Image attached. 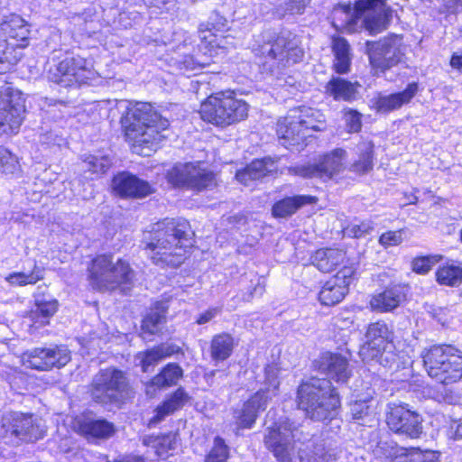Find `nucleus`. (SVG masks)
Returning <instances> with one entry per match:
<instances>
[{
    "mask_svg": "<svg viewBox=\"0 0 462 462\" xmlns=\"http://www.w3.org/2000/svg\"><path fill=\"white\" fill-rule=\"evenodd\" d=\"M309 434L288 418H281L268 427L264 445L278 462H292L296 453L300 462H336L337 456L333 448L323 444H306Z\"/></svg>",
    "mask_w": 462,
    "mask_h": 462,
    "instance_id": "1",
    "label": "nucleus"
},
{
    "mask_svg": "<svg viewBox=\"0 0 462 462\" xmlns=\"http://www.w3.org/2000/svg\"><path fill=\"white\" fill-rule=\"evenodd\" d=\"M191 234L185 219L165 218L152 226L145 249L154 264L177 268L185 260L186 248L191 245Z\"/></svg>",
    "mask_w": 462,
    "mask_h": 462,
    "instance_id": "2",
    "label": "nucleus"
},
{
    "mask_svg": "<svg viewBox=\"0 0 462 462\" xmlns=\"http://www.w3.org/2000/svg\"><path fill=\"white\" fill-rule=\"evenodd\" d=\"M121 124L126 141L132 143L134 148L150 149H156L167 137L170 125L169 120L149 103H137L129 107L121 118Z\"/></svg>",
    "mask_w": 462,
    "mask_h": 462,
    "instance_id": "3",
    "label": "nucleus"
},
{
    "mask_svg": "<svg viewBox=\"0 0 462 462\" xmlns=\"http://www.w3.org/2000/svg\"><path fill=\"white\" fill-rule=\"evenodd\" d=\"M391 10L384 0H358L352 7L350 4H339L331 12V23L337 29L354 32L364 27L370 34L386 29Z\"/></svg>",
    "mask_w": 462,
    "mask_h": 462,
    "instance_id": "4",
    "label": "nucleus"
},
{
    "mask_svg": "<svg viewBox=\"0 0 462 462\" xmlns=\"http://www.w3.org/2000/svg\"><path fill=\"white\" fill-rule=\"evenodd\" d=\"M261 36L263 43L259 52L264 58L263 67L272 74L278 76L284 69L301 60L304 51L293 32L267 30Z\"/></svg>",
    "mask_w": 462,
    "mask_h": 462,
    "instance_id": "5",
    "label": "nucleus"
},
{
    "mask_svg": "<svg viewBox=\"0 0 462 462\" xmlns=\"http://www.w3.org/2000/svg\"><path fill=\"white\" fill-rule=\"evenodd\" d=\"M298 406L313 420L323 421L333 417L340 400L331 382L326 378H311L297 391Z\"/></svg>",
    "mask_w": 462,
    "mask_h": 462,
    "instance_id": "6",
    "label": "nucleus"
},
{
    "mask_svg": "<svg viewBox=\"0 0 462 462\" xmlns=\"http://www.w3.org/2000/svg\"><path fill=\"white\" fill-rule=\"evenodd\" d=\"M421 358L428 375L442 385L462 378V355L451 345H434L421 352Z\"/></svg>",
    "mask_w": 462,
    "mask_h": 462,
    "instance_id": "7",
    "label": "nucleus"
},
{
    "mask_svg": "<svg viewBox=\"0 0 462 462\" xmlns=\"http://www.w3.org/2000/svg\"><path fill=\"white\" fill-rule=\"evenodd\" d=\"M30 30L24 19L12 14L0 23V74L10 69L22 58V50L29 44Z\"/></svg>",
    "mask_w": 462,
    "mask_h": 462,
    "instance_id": "8",
    "label": "nucleus"
},
{
    "mask_svg": "<svg viewBox=\"0 0 462 462\" xmlns=\"http://www.w3.org/2000/svg\"><path fill=\"white\" fill-rule=\"evenodd\" d=\"M248 104L231 93L218 92L210 95L200 105L199 115L203 121L219 127H226L245 120L248 116Z\"/></svg>",
    "mask_w": 462,
    "mask_h": 462,
    "instance_id": "9",
    "label": "nucleus"
},
{
    "mask_svg": "<svg viewBox=\"0 0 462 462\" xmlns=\"http://www.w3.org/2000/svg\"><path fill=\"white\" fill-rule=\"evenodd\" d=\"M88 271L89 285L98 291H114L121 284L129 283L134 277L129 263L122 259L115 262L111 254L97 255Z\"/></svg>",
    "mask_w": 462,
    "mask_h": 462,
    "instance_id": "10",
    "label": "nucleus"
},
{
    "mask_svg": "<svg viewBox=\"0 0 462 462\" xmlns=\"http://www.w3.org/2000/svg\"><path fill=\"white\" fill-rule=\"evenodd\" d=\"M45 434L42 420L32 413L5 412L0 422V438L11 446L35 442Z\"/></svg>",
    "mask_w": 462,
    "mask_h": 462,
    "instance_id": "11",
    "label": "nucleus"
},
{
    "mask_svg": "<svg viewBox=\"0 0 462 462\" xmlns=\"http://www.w3.org/2000/svg\"><path fill=\"white\" fill-rule=\"evenodd\" d=\"M90 393L97 403L119 405L131 397L133 391L123 371L108 367L93 377Z\"/></svg>",
    "mask_w": 462,
    "mask_h": 462,
    "instance_id": "12",
    "label": "nucleus"
},
{
    "mask_svg": "<svg viewBox=\"0 0 462 462\" xmlns=\"http://www.w3.org/2000/svg\"><path fill=\"white\" fill-rule=\"evenodd\" d=\"M96 72L90 60L79 55H68L48 70V79L63 88L88 84Z\"/></svg>",
    "mask_w": 462,
    "mask_h": 462,
    "instance_id": "13",
    "label": "nucleus"
},
{
    "mask_svg": "<svg viewBox=\"0 0 462 462\" xmlns=\"http://www.w3.org/2000/svg\"><path fill=\"white\" fill-rule=\"evenodd\" d=\"M366 53L372 67L384 72L401 62L404 55L402 38L392 35L378 42H367Z\"/></svg>",
    "mask_w": 462,
    "mask_h": 462,
    "instance_id": "14",
    "label": "nucleus"
},
{
    "mask_svg": "<svg viewBox=\"0 0 462 462\" xmlns=\"http://www.w3.org/2000/svg\"><path fill=\"white\" fill-rule=\"evenodd\" d=\"M167 180L175 187L199 191L216 186L214 173L193 162L177 163L168 171Z\"/></svg>",
    "mask_w": 462,
    "mask_h": 462,
    "instance_id": "15",
    "label": "nucleus"
},
{
    "mask_svg": "<svg viewBox=\"0 0 462 462\" xmlns=\"http://www.w3.org/2000/svg\"><path fill=\"white\" fill-rule=\"evenodd\" d=\"M422 417L407 403H389L386 424L394 433L418 439L422 433Z\"/></svg>",
    "mask_w": 462,
    "mask_h": 462,
    "instance_id": "16",
    "label": "nucleus"
},
{
    "mask_svg": "<svg viewBox=\"0 0 462 462\" xmlns=\"http://www.w3.org/2000/svg\"><path fill=\"white\" fill-rule=\"evenodd\" d=\"M346 159V152L337 148L324 154L319 163L290 167L289 172L303 178L332 179L345 170Z\"/></svg>",
    "mask_w": 462,
    "mask_h": 462,
    "instance_id": "17",
    "label": "nucleus"
},
{
    "mask_svg": "<svg viewBox=\"0 0 462 462\" xmlns=\"http://www.w3.org/2000/svg\"><path fill=\"white\" fill-rule=\"evenodd\" d=\"M70 358V351L64 345L36 347L23 355L24 365L41 371H47L53 367H62L69 362Z\"/></svg>",
    "mask_w": 462,
    "mask_h": 462,
    "instance_id": "18",
    "label": "nucleus"
},
{
    "mask_svg": "<svg viewBox=\"0 0 462 462\" xmlns=\"http://www.w3.org/2000/svg\"><path fill=\"white\" fill-rule=\"evenodd\" d=\"M25 113L24 99L19 92H0V126L4 132H14Z\"/></svg>",
    "mask_w": 462,
    "mask_h": 462,
    "instance_id": "19",
    "label": "nucleus"
},
{
    "mask_svg": "<svg viewBox=\"0 0 462 462\" xmlns=\"http://www.w3.org/2000/svg\"><path fill=\"white\" fill-rule=\"evenodd\" d=\"M112 188L116 195L125 199H142L153 191L149 182L127 171L114 176Z\"/></svg>",
    "mask_w": 462,
    "mask_h": 462,
    "instance_id": "20",
    "label": "nucleus"
},
{
    "mask_svg": "<svg viewBox=\"0 0 462 462\" xmlns=\"http://www.w3.org/2000/svg\"><path fill=\"white\" fill-rule=\"evenodd\" d=\"M318 369L337 383H346L351 370L346 357L340 354L326 352L317 361Z\"/></svg>",
    "mask_w": 462,
    "mask_h": 462,
    "instance_id": "21",
    "label": "nucleus"
},
{
    "mask_svg": "<svg viewBox=\"0 0 462 462\" xmlns=\"http://www.w3.org/2000/svg\"><path fill=\"white\" fill-rule=\"evenodd\" d=\"M277 134L283 140L285 146H302L305 139L310 136L297 119V111H291L285 117L280 119L277 123Z\"/></svg>",
    "mask_w": 462,
    "mask_h": 462,
    "instance_id": "22",
    "label": "nucleus"
},
{
    "mask_svg": "<svg viewBox=\"0 0 462 462\" xmlns=\"http://www.w3.org/2000/svg\"><path fill=\"white\" fill-rule=\"evenodd\" d=\"M78 432L91 439H107L113 437L116 431L115 425L105 419H93L90 417L80 418L76 423Z\"/></svg>",
    "mask_w": 462,
    "mask_h": 462,
    "instance_id": "23",
    "label": "nucleus"
},
{
    "mask_svg": "<svg viewBox=\"0 0 462 462\" xmlns=\"http://www.w3.org/2000/svg\"><path fill=\"white\" fill-rule=\"evenodd\" d=\"M405 300V292L400 285L387 287L374 293L369 301L372 310L379 313L390 312Z\"/></svg>",
    "mask_w": 462,
    "mask_h": 462,
    "instance_id": "24",
    "label": "nucleus"
},
{
    "mask_svg": "<svg viewBox=\"0 0 462 462\" xmlns=\"http://www.w3.org/2000/svg\"><path fill=\"white\" fill-rule=\"evenodd\" d=\"M352 420L362 426L374 427L378 422L376 401L371 393L364 399L356 400L350 405Z\"/></svg>",
    "mask_w": 462,
    "mask_h": 462,
    "instance_id": "25",
    "label": "nucleus"
},
{
    "mask_svg": "<svg viewBox=\"0 0 462 462\" xmlns=\"http://www.w3.org/2000/svg\"><path fill=\"white\" fill-rule=\"evenodd\" d=\"M418 89V84L416 82H412L410 83L402 92L387 96H379L374 102V107L381 113H388L399 109L403 105L408 104L414 97Z\"/></svg>",
    "mask_w": 462,
    "mask_h": 462,
    "instance_id": "26",
    "label": "nucleus"
},
{
    "mask_svg": "<svg viewBox=\"0 0 462 462\" xmlns=\"http://www.w3.org/2000/svg\"><path fill=\"white\" fill-rule=\"evenodd\" d=\"M269 402V396H264V390L256 392L247 402L244 403L238 412L237 423L243 428H251L254 423L258 413L264 411Z\"/></svg>",
    "mask_w": 462,
    "mask_h": 462,
    "instance_id": "27",
    "label": "nucleus"
},
{
    "mask_svg": "<svg viewBox=\"0 0 462 462\" xmlns=\"http://www.w3.org/2000/svg\"><path fill=\"white\" fill-rule=\"evenodd\" d=\"M276 163L271 158L257 159L253 161L244 170L237 171L236 178L239 182L248 186L250 181L260 180L276 171Z\"/></svg>",
    "mask_w": 462,
    "mask_h": 462,
    "instance_id": "28",
    "label": "nucleus"
},
{
    "mask_svg": "<svg viewBox=\"0 0 462 462\" xmlns=\"http://www.w3.org/2000/svg\"><path fill=\"white\" fill-rule=\"evenodd\" d=\"M182 376V368L176 363H170L146 384V393L152 395L157 389L176 385Z\"/></svg>",
    "mask_w": 462,
    "mask_h": 462,
    "instance_id": "29",
    "label": "nucleus"
},
{
    "mask_svg": "<svg viewBox=\"0 0 462 462\" xmlns=\"http://www.w3.org/2000/svg\"><path fill=\"white\" fill-rule=\"evenodd\" d=\"M169 306L166 301L155 302L145 315L142 322V335L152 336L161 331L162 325L166 322V313Z\"/></svg>",
    "mask_w": 462,
    "mask_h": 462,
    "instance_id": "30",
    "label": "nucleus"
},
{
    "mask_svg": "<svg viewBox=\"0 0 462 462\" xmlns=\"http://www.w3.org/2000/svg\"><path fill=\"white\" fill-rule=\"evenodd\" d=\"M317 198L310 195L288 197L277 201L273 206V215L276 217H287L294 214L304 205L314 204Z\"/></svg>",
    "mask_w": 462,
    "mask_h": 462,
    "instance_id": "31",
    "label": "nucleus"
},
{
    "mask_svg": "<svg viewBox=\"0 0 462 462\" xmlns=\"http://www.w3.org/2000/svg\"><path fill=\"white\" fill-rule=\"evenodd\" d=\"M360 85L339 77L332 78L326 86V91L336 100L350 101L356 99Z\"/></svg>",
    "mask_w": 462,
    "mask_h": 462,
    "instance_id": "32",
    "label": "nucleus"
},
{
    "mask_svg": "<svg viewBox=\"0 0 462 462\" xmlns=\"http://www.w3.org/2000/svg\"><path fill=\"white\" fill-rule=\"evenodd\" d=\"M346 254L338 249H319L312 256V263L319 271L328 273L344 261Z\"/></svg>",
    "mask_w": 462,
    "mask_h": 462,
    "instance_id": "33",
    "label": "nucleus"
},
{
    "mask_svg": "<svg viewBox=\"0 0 462 462\" xmlns=\"http://www.w3.org/2000/svg\"><path fill=\"white\" fill-rule=\"evenodd\" d=\"M189 399V396L185 390L181 387L178 388L168 400L156 408V414L152 419V421L155 423L162 421L166 416L181 409Z\"/></svg>",
    "mask_w": 462,
    "mask_h": 462,
    "instance_id": "34",
    "label": "nucleus"
},
{
    "mask_svg": "<svg viewBox=\"0 0 462 462\" xmlns=\"http://www.w3.org/2000/svg\"><path fill=\"white\" fill-rule=\"evenodd\" d=\"M332 51L335 56V70L339 74L347 73L351 65L350 45L347 41L343 37H335L332 41Z\"/></svg>",
    "mask_w": 462,
    "mask_h": 462,
    "instance_id": "35",
    "label": "nucleus"
},
{
    "mask_svg": "<svg viewBox=\"0 0 462 462\" xmlns=\"http://www.w3.org/2000/svg\"><path fill=\"white\" fill-rule=\"evenodd\" d=\"M235 346L234 337L226 332L215 335L210 343L211 358L216 361H224L227 359L233 352Z\"/></svg>",
    "mask_w": 462,
    "mask_h": 462,
    "instance_id": "36",
    "label": "nucleus"
},
{
    "mask_svg": "<svg viewBox=\"0 0 462 462\" xmlns=\"http://www.w3.org/2000/svg\"><path fill=\"white\" fill-rule=\"evenodd\" d=\"M348 292L346 285H341L337 279L332 277L327 281L319 294V300L321 304L332 306L339 303Z\"/></svg>",
    "mask_w": 462,
    "mask_h": 462,
    "instance_id": "37",
    "label": "nucleus"
},
{
    "mask_svg": "<svg viewBox=\"0 0 462 462\" xmlns=\"http://www.w3.org/2000/svg\"><path fill=\"white\" fill-rule=\"evenodd\" d=\"M358 160L350 167V171L365 174L373 169L374 143L371 141H363L356 145Z\"/></svg>",
    "mask_w": 462,
    "mask_h": 462,
    "instance_id": "38",
    "label": "nucleus"
},
{
    "mask_svg": "<svg viewBox=\"0 0 462 462\" xmlns=\"http://www.w3.org/2000/svg\"><path fill=\"white\" fill-rule=\"evenodd\" d=\"M43 279L42 270L38 266L35 260L32 261L30 270L23 269L21 272L10 273L6 278V282L13 286H25L35 284Z\"/></svg>",
    "mask_w": 462,
    "mask_h": 462,
    "instance_id": "39",
    "label": "nucleus"
},
{
    "mask_svg": "<svg viewBox=\"0 0 462 462\" xmlns=\"http://www.w3.org/2000/svg\"><path fill=\"white\" fill-rule=\"evenodd\" d=\"M297 119L306 134H309V130L319 132L326 127L324 115L313 108L300 109V114L297 115Z\"/></svg>",
    "mask_w": 462,
    "mask_h": 462,
    "instance_id": "40",
    "label": "nucleus"
},
{
    "mask_svg": "<svg viewBox=\"0 0 462 462\" xmlns=\"http://www.w3.org/2000/svg\"><path fill=\"white\" fill-rule=\"evenodd\" d=\"M217 18V15H215V18L210 17V22L207 23H202L199 26V38L202 42H204L208 46L211 48L218 47L220 43L217 42V32H221L224 31V28L226 25V20L220 18L219 22L214 23L213 21Z\"/></svg>",
    "mask_w": 462,
    "mask_h": 462,
    "instance_id": "41",
    "label": "nucleus"
},
{
    "mask_svg": "<svg viewBox=\"0 0 462 462\" xmlns=\"http://www.w3.org/2000/svg\"><path fill=\"white\" fill-rule=\"evenodd\" d=\"M58 310V301L56 300H36L35 309L30 313V318L34 323L46 325L48 319L55 314Z\"/></svg>",
    "mask_w": 462,
    "mask_h": 462,
    "instance_id": "42",
    "label": "nucleus"
},
{
    "mask_svg": "<svg viewBox=\"0 0 462 462\" xmlns=\"http://www.w3.org/2000/svg\"><path fill=\"white\" fill-rule=\"evenodd\" d=\"M281 383V368L277 364L267 365L264 368L263 387L264 396H269V401L278 394Z\"/></svg>",
    "mask_w": 462,
    "mask_h": 462,
    "instance_id": "43",
    "label": "nucleus"
},
{
    "mask_svg": "<svg viewBox=\"0 0 462 462\" xmlns=\"http://www.w3.org/2000/svg\"><path fill=\"white\" fill-rule=\"evenodd\" d=\"M436 278L441 285L458 286L462 282V265L452 263L441 266L436 273Z\"/></svg>",
    "mask_w": 462,
    "mask_h": 462,
    "instance_id": "44",
    "label": "nucleus"
},
{
    "mask_svg": "<svg viewBox=\"0 0 462 462\" xmlns=\"http://www.w3.org/2000/svg\"><path fill=\"white\" fill-rule=\"evenodd\" d=\"M58 449L60 453L66 455L68 458L72 459L73 462L78 460L88 462V457H91V453L88 450L80 449L71 437L60 439L58 443Z\"/></svg>",
    "mask_w": 462,
    "mask_h": 462,
    "instance_id": "45",
    "label": "nucleus"
},
{
    "mask_svg": "<svg viewBox=\"0 0 462 462\" xmlns=\"http://www.w3.org/2000/svg\"><path fill=\"white\" fill-rule=\"evenodd\" d=\"M112 165V160L107 155H88L81 163L82 170L90 174H103Z\"/></svg>",
    "mask_w": 462,
    "mask_h": 462,
    "instance_id": "46",
    "label": "nucleus"
},
{
    "mask_svg": "<svg viewBox=\"0 0 462 462\" xmlns=\"http://www.w3.org/2000/svg\"><path fill=\"white\" fill-rule=\"evenodd\" d=\"M367 445L368 448L376 457H390L393 455L394 456L395 452H393L394 447L386 439H382L379 431L376 430L371 431L370 440Z\"/></svg>",
    "mask_w": 462,
    "mask_h": 462,
    "instance_id": "47",
    "label": "nucleus"
},
{
    "mask_svg": "<svg viewBox=\"0 0 462 462\" xmlns=\"http://www.w3.org/2000/svg\"><path fill=\"white\" fill-rule=\"evenodd\" d=\"M367 340L380 342L384 345L393 341V333L383 321L371 323L366 331Z\"/></svg>",
    "mask_w": 462,
    "mask_h": 462,
    "instance_id": "48",
    "label": "nucleus"
},
{
    "mask_svg": "<svg viewBox=\"0 0 462 462\" xmlns=\"http://www.w3.org/2000/svg\"><path fill=\"white\" fill-rule=\"evenodd\" d=\"M310 2V0H276L275 5L281 15L300 14Z\"/></svg>",
    "mask_w": 462,
    "mask_h": 462,
    "instance_id": "49",
    "label": "nucleus"
},
{
    "mask_svg": "<svg viewBox=\"0 0 462 462\" xmlns=\"http://www.w3.org/2000/svg\"><path fill=\"white\" fill-rule=\"evenodd\" d=\"M383 346V345L380 342L367 340L360 348L359 355L364 362L378 363Z\"/></svg>",
    "mask_w": 462,
    "mask_h": 462,
    "instance_id": "50",
    "label": "nucleus"
},
{
    "mask_svg": "<svg viewBox=\"0 0 462 462\" xmlns=\"http://www.w3.org/2000/svg\"><path fill=\"white\" fill-rule=\"evenodd\" d=\"M228 450V447L226 445L224 439L220 437H216L214 439V446L205 461L226 462Z\"/></svg>",
    "mask_w": 462,
    "mask_h": 462,
    "instance_id": "51",
    "label": "nucleus"
},
{
    "mask_svg": "<svg viewBox=\"0 0 462 462\" xmlns=\"http://www.w3.org/2000/svg\"><path fill=\"white\" fill-rule=\"evenodd\" d=\"M373 228L374 226L372 222L363 221L360 223H350L346 227H344L343 231L346 236L361 238L368 235L373 230Z\"/></svg>",
    "mask_w": 462,
    "mask_h": 462,
    "instance_id": "52",
    "label": "nucleus"
},
{
    "mask_svg": "<svg viewBox=\"0 0 462 462\" xmlns=\"http://www.w3.org/2000/svg\"><path fill=\"white\" fill-rule=\"evenodd\" d=\"M136 360L139 362L143 373L149 372L151 367H153L161 361L154 347L144 352L138 353Z\"/></svg>",
    "mask_w": 462,
    "mask_h": 462,
    "instance_id": "53",
    "label": "nucleus"
},
{
    "mask_svg": "<svg viewBox=\"0 0 462 462\" xmlns=\"http://www.w3.org/2000/svg\"><path fill=\"white\" fill-rule=\"evenodd\" d=\"M397 363V354L395 346L392 342H386L381 351L378 364L383 367H392Z\"/></svg>",
    "mask_w": 462,
    "mask_h": 462,
    "instance_id": "54",
    "label": "nucleus"
},
{
    "mask_svg": "<svg viewBox=\"0 0 462 462\" xmlns=\"http://www.w3.org/2000/svg\"><path fill=\"white\" fill-rule=\"evenodd\" d=\"M17 166L15 157L5 148L0 146V171L3 173H13Z\"/></svg>",
    "mask_w": 462,
    "mask_h": 462,
    "instance_id": "55",
    "label": "nucleus"
},
{
    "mask_svg": "<svg viewBox=\"0 0 462 462\" xmlns=\"http://www.w3.org/2000/svg\"><path fill=\"white\" fill-rule=\"evenodd\" d=\"M429 394L438 402L454 404L457 401L456 393L451 389L445 387L439 389H430Z\"/></svg>",
    "mask_w": 462,
    "mask_h": 462,
    "instance_id": "56",
    "label": "nucleus"
},
{
    "mask_svg": "<svg viewBox=\"0 0 462 462\" xmlns=\"http://www.w3.org/2000/svg\"><path fill=\"white\" fill-rule=\"evenodd\" d=\"M411 462H438L439 455L435 451L425 450L422 451L418 448L410 450Z\"/></svg>",
    "mask_w": 462,
    "mask_h": 462,
    "instance_id": "57",
    "label": "nucleus"
},
{
    "mask_svg": "<svg viewBox=\"0 0 462 462\" xmlns=\"http://www.w3.org/2000/svg\"><path fill=\"white\" fill-rule=\"evenodd\" d=\"M434 263L433 258L430 256L415 258L411 263L412 270L417 273L425 274L430 271Z\"/></svg>",
    "mask_w": 462,
    "mask_h": 462,
    "instance_id": "58",
    "label": "nucleus"
},
{
    "mask_svg": "<svg viewBox=\"0 0 462 462\" xmlns=\"http://www.w3.org/2000/svg\"><path fill=\"white\" fill-rule=\"evenodd\" d=\"M402 241V231H388L383 233L379 238V243L384 247L397 245Z\"/></svg>",
    "mask_w": 462,
    "mask_h": 462,
    "instance_id": "59",
    "label": "nucleus"
},
{
    "mask_svg": "<svg viewBox=\"0 0 462 462\" xmlns=\"http://www.w3.org/2000/svg\"><path fill=\"white\" fill-rule=\"evenodd\" d=\"M354 274L355 269L352 266H344L332 278L337 279V282H338L341 285H346V287L348 289L351 282L353 281Z\"/></svg>",
    "mask_w": 462,
    "mask_h": 462,
    "instance_id": "60",
    "label": "nucleus"
},
{
    "mask_svg": "<svg viewBox=\"0 0 462 462\" xmlns=\"http://www.w3.org/2000/svg\"><path fill=\"white\" fill-rule=\"evenodd\" d=\"M154 349L158 353L161 361L166 357H170L174 354H178L180 352V347L171 343L161 344L157 346H154Z\"/></svg>",
    "mask_w": 462,
    "mask_h": 462,
    "instance_id": "61",
    "label": "nucleus"
},
{
    "mask_svg": "<svg viewBox=\"0 0 462 462\" xmlns=\"http://www.w3.org/2000/svg\"><path fill=\"white\" fill-rule=\"evenodd\" d=\"M346 123L349 132L357 133L361 129V116L356 111L346 113Z\"/></svg>",
    "mask_w": 462,
    "mask_h": 462,
    "instance_id": "62",
    "label": "nucleus"
},
{
    "mask_svg": "<svg viewBox=\"0 0 462 462\" xmlns=\"http://www.w3.org/2000/svg\"><path fill=\"white\" fill-rule=\"evenodd\" d=\"M207 63L205 61L196 59L191 55H187V57L180 62L181 68H186L187 72L201 69Z\"/></svg>",
    "mask_w": 462,
    "mask_h": 462,
    "instance_id": "63",
    "label": "nucleus"
},
{
    "mask_svg": "<svg viewBox=\"0 0 462 462\" xmlns=\"http://www.w3.org/2000/svg\"><path fill=\"white\" fill-rule=\"evenodd\" d=\"M220 311L221 310L219 308L209 309L199 316L197 323L199 325L206 324L213 319Z\"/></svg>",
    "mask_w": 462,
    "mask_h": 462,
    "instance_id": "64",
    "label": "nucleus"
}]
</instances>
